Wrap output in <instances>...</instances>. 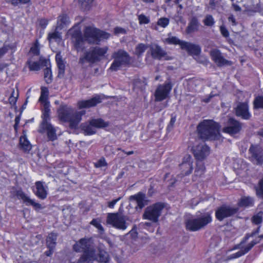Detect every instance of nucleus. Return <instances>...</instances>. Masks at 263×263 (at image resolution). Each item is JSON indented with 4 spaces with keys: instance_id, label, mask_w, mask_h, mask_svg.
I'll return each mask as SVG.
<instances>
[{
    "instance_id": "nucleus-20",
    "label": "nucleus",
    "mask_w": 263,
    "mask_h": 263,
    "mask_svg": "<svg viewBox=\"0 0 263 263\" xmlns=\"http://www.w3.org/2000/svg\"><path fill=\"white\" fill-rule=\"evenodd\" d=\"M235 114L238 117L245 120H249L251 117L249 111L248 104L246 102L239 103L235 108Z\"/></svg>"
},
{
    "instance_id": "nucleus-12",
    "label": "nucleus",
    "mask_w": 263,
    "mask_h": 263,
    "mask_svg": "<svg viewBox=\"0 0 263 263\" xmlns=\"http://www.w3.org/2000/svg\"><path fill=\"white\" fill-rule=\"evenodd\" d=\"M251 160L256 165L263 163V147L258 145H251L249 149Z\"/></svg>"
},
{
    "instance_id": "nucleus-8",
    "label": "nucleus",
    "mask_w": 263,
    "mask_h": 263,
    "mask_svg": "<svg viewBox=\"0 0 263 263\" xmlns=\"http://www.w3.org/2000/svg\"><path fill=\"white\" fill-rule=\"evenodd\" d=\"M108 126V122H105L103 119H98L83 123L81 124L80 127L85 135H92L96 133V127L103 128Z\"/></svg>"
},
{
    "instance_id": "nucleus-9",
    "label": "nucleus",
    "mask_w": 263,
    "mask_h": 263,
    "mask_svg": "<svg viewBox=\"0 0 263 263\" xmlns=\"http://www.w3.org/2000/svg\"><path fill=\"white\" fill-rule=\"evenodd\" d=\"M126 219V216L120 212L108 213L106 222L117 229L124 230L127 226Z\"/></svg>"
},
{
    "instance_id": "nucleus-56",
    "label": "nucleus",
    "mask_w": 263,
    "mask_h": 263,
    "mask_svg": "<svg viewBox=\"0 0 263 263\" xmlns=\"http://www.w3.org/2000/svg\"><path fill=\"white\" fill-rule=\"evenodd\" d=\"M221 0H210L209 5L212 9H214Z\"/></svg>"
},
{
    "instance_id": "nucleus-40",
    "label": "nucleus",
    "mask_w": 263,
    "mask_h": 263,
    "mask_svg": "<svg viewBox=\"0 0 263 263\" xmlns=\"http://www.w3.org/2000/svg\"><path fill=\"white\" fill-rule=\"evenodd\" d=\"M168 37L166 38L164 40V42L168 44L173 45H179L181 48V45L184 41L180 40L176 36H171L168 35Z\"/></svg>"
},
{
    "instance_id": "nucleus-42",
    "label": "nucleus",
    "mask_w": 263,
    "mask_h": 263,
    "mask_svg": "<svg viewBox=\"0 0 263 263\" xmlns=\"http://www.w3.org/2000/svg\"><path fill=\"white\" fill-rule=\"evenodd\" d=\"M109 260V255L106 251L99 248V261L101 262L106 263Z\"/></svg>"
},
{
    "instance_id": "nucleus-4",
    "label": "nucleus",
    "mask_w": 263,
    "mask_h": 263,
    "mask_svg": "<svg viewBox=\"0 0 263 263\" xmlns=\"http://www.w3.org/2000/svg\"><path fill=\"white\" fill-rule=\"evenodd\" d=\"M84 36L88 44L99 45L101 42L108 39L110 34L93 26H87L84 30Z\"/></svg>"
},
{
    "instance_id": "nucleus-5",
    "label": "nucleus",
    "mask_w": 263,
    "mask_h": 263,
    "mask_svg": "<svg viewBox=\"0 0 263 263\" xmlns=\"http://www.w3.org/2000/svg\"><path fill=\"white\" fill-rule=\"evenodd\" d=\"M211 221V214L206 213L198 217L187 219L185 222V225L187 230L194 232L204 228Z\"/></svg>"
},
{
    "instance_id": "nucleus-22",
    "label": "nucleus",
    "mask_w": 263,
    "mask_h": 263,
    "mask_svg": "<svg viewBox=\"0 0 263 263\" xmlns=\"http://www.w3.org/2000/svg\"><path fill=\"white\" fill-rule=\"evenodd\" d=\"M101 102V99L99 95H96L92 98L87 100H81L78 102V106L79 109L88 108L95 106Z\"/></svg>"
},
{
    "instance_id": "nucleus-21",
    "label": "nucleus",
    "mask_w": 263,
    "mask_h": 263,
    "mask_svg": "<svg viewBox=\"0 0 263 263\" xmlns=\"http://www.w3.org/2000/svg\"><path fill=\"white\" fill-rule=\"evenodd\" d=\"M210 148L207 145L201 144L197 145L193 149V154L198 160H202L209 155Z\"/></svg>"
},
{
    "instance_id": "nucleus-13",
    "label": "nucleus",
    "mask_w": 263,
    "mask_h": 263,
    "mask_svg": "<svg viewBox=\"0 0 263 263\" xmlns=\"http://www.w3.org/2000/svg\"><path fill=\"white\" fill-rule=\"evenodd\" d=\"M242 128V123L233 118H230L227 125L223 128L222 132L233 136L240 132Z\"/></svg>"
},
{
    "instance_id": "nucleus-57",
    "label": "nucleus",
    "mask_w": 263,
    "mask_h": 263,
    "mask_svg": "<svg viewBox=\"0 0 263 263\" xmlns=\"http://www.w3.org/2000/svg\"><path fill=\"white\" fill-rule=\"evenodd\" d=\"M129 234L132 238H136L137 236V232H136V227L134 226L133 229L127 234Z\"/></svg>"
},
{
    "instance_id": "nucleus-27",
    "label": "nucleus",
    "mask_w": 263,
    "mask_h": 263,
    "mask_svg": "<svg viewBox=\"0 0 263 263\" xmlns=\"http://www.w3.org/2000/svg\"><path fill=\"white\" fill-rule=\"evenodd\" d=\"M96 259V251H90L87 253H83L77 263H92V261Z\"/></svg>"
},
{
    "instance_id": "nucleus-1",
    "label": "nucleus",
    "mask_w": 263,
    "mask_h": 263,
    "mask_svg": "<svg viewBox=\"0 0 263 263\" xmlns=\"http://www.w3.org/2000/svg\"><path fill=\"white\" fill-rule=\"evenodd\" d=\"M220 125L213 120H204L197 126L198 136L203 140H215L220 136Z\"/></svg>"
},
{
    "instance_id": "nucleus-11",
    "label": "nucleus",
    "mask_w": 263,
    "mask_h": 263,
    "mask_svg": "<svg viewBox=\"0 0 263 263\" xmlns=\"http://www.w3.org/2000/svg\"><path fill=\"white\" fill-rule=\"evenodd\" d=\"M148 53H149L151 57L155 60H161L164 59L169 60L170 59L167 55V52L156 43L149 44Z\"/></svg>"
},
{
    "instance_id": "nucleus-51",
    "label": "nucleus",
    "mask_w": 263,
    "mask_h": 263,
    "mask_svg": "<svg viewBox=\"0 0 263 263\" xmlns=\"http://www.w3.org/2000/svg\"><path fill=\"white\" fill-rule=\"evenodd\" d=\"M169 20L166 17H162L158 20L157 25L163 28L168 25Z\"/></svg>"
},
{
    "instance_id": "nucleus-41",
    "label": "nucleus",
    "mask_w": 263,
    "mask_h": 263,
    "mask_svg": "<svg viewBox=\"0 0 263 263\" xmlns=\"http://www.w3.org/2000/svg\"><path fill=\"white\" fill-rule=\"evenodd\" d=\"M205 167L204 164L199 161L197 163V166L195 170V175L198 177H201L204 173Z\"/></svg>"
},
{
    "instance_id": "nucleus-50",
    "label": "nucleus",
    "mask_w": 263,
    "mask_h": 263,
    "mask_svg": "<svg viewBox=\"0 0 263 263\" xmlns=\"http://www.w3.org/2000/svg\"><path fill=\"white\" fill-rule=\"evenodd\" d=\"M90 223L97 228L99 230L100 234L103 233L104 231V228L97 219H93Z\"/></svg>"
},
{
    "instance_id": "nucleus-53",
    "label": "nucleus",
    "mask_w": 263,
    "mask_h": 263,
    "mask_svg": "<svg viewBox=\"0 0 263 263\" xmlns=\"http://www.w3.org/2000/svg\"><path fill=\"white\" fill-rule=\"evenodd\" d=\"M220 31L223 36L227 37L229 36V32L225 26L221 25L220 27Z\"/></svg>"
},
{
    "instance_id": "nucleus-60",
    "label": "nucleus",
    "mask_w": 263,
    "mask_h": 263,
    "mask_svg": "<svg viewBox=\"0 0 263 263\" xmlns=\"http://www.w3.org/2000/svg\"><path fill=\"white\" fill-rule=\"evenodd\" d=\"M8 50L9 48L6 46H3L2 48H0V58L6 53H7Z\"/></svg>"
},
{
    "instance_id": "nucleus-39",
    "label": "nucleus",
    "mask_w": 263,
    "mask_h": 263,
    "mask_svg": "<svg viewBox=\"0 0 263 263\" xmlns=\"http://www.w3.org/2000/svg\"><path fill=\"white\" fill-rule=\"evenodd\" d=\"M48 93L49 91L47 87H42L41 88V94L39 99V101L43 104V105L44 104H45L46 102H49L47 99Z\"/></svg>"
},
{
    "instance_id": "nucleus-33",
    "label": "nucleus",
    "mask_w": 263,
    "mask_h": 263,
    "mask_svg": "<svg viewBox=\"0 0 263 263\" xmlns=\"http://www.w3.org/2000/svg\"><path fill=\"white\" fill-rule=\"evenodd\" d=\"M58 235L54 233H50L46 238V246L47 248H55L57 244Z\"/></svg>"
},
{
    "instance_id": "nucleus-30",
    "label": "nucleus",
    "mask_w": 263,
    "mask_h": 263,
    "mask_svg": "<svg viewBox=\"0 0 263 263\" xmlns=\"http://www.w3.org/2000/svg\"><path fill=\"white\" fill-rule=\"evenodd\" d=\"M55 60L59 69L58 76L59 78H62L64 76L65 73V66L60 52L56 54Z\"/></svg>"
},
{
    "instance_id": "nucleus-54",
    "label": "nucleus",
    "mask_w": 263,
    "mask_h": 263,
    "mask_svg": "<svg viewBox=\"0 0 263 263\" xmlns=\"http://www.w3.org/2000/svg\"><path fill=\"white\" fill-rule=\"evenodd\" d=\"M107 165V163L105 160V159H100L96 163H95V166L96 167H101L103 166H106Z\"/></svg>"
},
{
    "instance_id": "nucleus-7",
    "label": "nucleus",
    "mask_w": 263,
    "mask_h": 263,
    "mask_svg": "<svg viewBox=\"0 0 263 263\" xmlns=\"http://www.w3.org/2000/svg\"><path fill=\"white\" fill-rule=\"evenodd\" d=\"M165 207V204L157 202L147 207L144 212L143 217L144 219L156 222L162 213V211Z\"/></svg>"
},
{
    "instance_id": "nucleus-29",
    "label": "nucleus",
    "mask_w": 263,
    "mask_h": 263,
    "mask_svg": "<svg viewBox=\"0 0 263 263\" xmlns=\"http://www.w3.org/2000/svg\"><path fill=\"white\" fill-rule=\"evenodd\" d=\"M43 115L42 116V122L40 124V127L47 125L50 124L48 121L50 120V103L46 102L43 105Z\"/></svg>"
},
{
    "instance_id": "nucleus-23",
    "label": "nucleus",
    "mask_w": 263,
    "mask_h": 263,
    "mask_svg": "<svg viewBox=\"0 0 263 263\" xmlns=\"http://www.w3.org/2000/svg\"><path fill=\"white\" fill-rule=\"evenodd\" d=\"M181 49L186 50L191 55H198L201 52V47L199 45L185 41L182 43Z\"/></svg>"
},
{
    "instance_id": "nucleus-38",
    "label": "nucleus",
    "mask_w": 263,
    "mask_h": 263,
    "mask_svg": "<svg viewBox=\"0 0 263 263\" xmlns=\"http://www.w3.org/2000/svg\"><path fill=\"white\" fill-rule=\"evenodd\" d=\"M74 40V45L76 50L77 51L83 50L85 48L84 42L85 40H84V36H81L80 37L75 39Z\"/></svg>"
},
{
    "instance_id": "nucleus-52",
    "label": "nucleus",
    "mask_w": 263,
    "mask_h": 263,
    "mask_svg": "<svg viewBox=\"0 0 263 263\" xmlns=\"http://www.w3.org/2000/svg\"><path fill=\"white\" fill-rule=\"evenodd\" d=\"M138 20L140 24H146L149 23V19L143 14H141L138 16Z\"/></svg>"
},
{
    "instance_id": "nucleus-10",
    "label": "nucleus",
    "mask_w": 263,
    "mask_h": 263,
    "mask_svg": "<svg viewBox=\"0 0 263 263\" xmlns=\"http://www.w3.org/2000/svg\"><path fill=\"white\" fill-rule=\"evenodd\" d=\"M238 210V207H232L224 204L219 207L216 211L215 216L218 220L222 221L224 218L233 216Z\"/></svg>"
},
{
    "instance_id": "nucleus-62",
    "label": "nucleus",
    "mask_w": 263,
    "mask_h": 263,
    "mask_svg": "<svg viewBox=\"0 0 263 263\" xmlns=\"http://www.w3.org/2000/svg\"><path fill=\"white\" fill-rule=\"evenodd\" d=\"M121 199V197H119L118 198L116 199H114L113 200H112L110 202H108V206L110 208H113L115 206V205L116 204V203L119 200H120Z\"/></svg>"
},
{
    "instance_id": "nucleus-2",
    "label": "nucleus",
    "mask_w": 263,
    "mask_h": 263,
    "mask_svg": "<svg viewBox=\"0 0 263 263\" xmlns=\"http://www.w3.org/2000/svg\"><path fill=\"white\" fill-rule=\"evenodd\" d=\"M85 111H76L67 105L62 106L58 110L59 117L64 122H68L69 127L75 129L82 119V116Z\"/></svg>"
},
{
    "instance_id": "nucleus-19",
    "label": "nucleus",
    "mask_w": 263,
    "mask_h": 263,
    "mask_svg": "<svg viewBox=\"0 0 263 263\" xmlns=\"http://www.w3.org/2000/svg\"><path fill=\"white\" fill-rule=\"evenodd\" d=\"M182 176L190 174L193 171V161L192 157L186 155L183 159L182 162L179 164Z\"/></svg>"
},
{
    "instance_id": "nucleus-32",
    "label": "nucleus",
    "mask_w": 263,
    "mask_h": 263,
    "mask_svg": "<svg viewBox=\"0 0 263 263\" xmlns=\"http://www.w3.org/2000/svg\"><path fill=\"white\" fill-rule=\"evenodd\" d=\"M69 17L66 14H63L60 15L57 21V29H62L65 26L69 24Z\"/></svg>"
},
{
    "instance_id": "nucleus-35",
    "label": "nucleus",
    "mask_w": 263,
    "mask_h": 263,
    "mask_svg": "<svg viewBox=\"0 0 263 263\" xmlns=\"http://www.w3.org/2000/svg\"><path fill=\"white\" fill-rule=\"evenodd\" d=\"M253 199L250 197H242L238 202L240 207H248L253 205Z\"/></svg>"
},
{
    "instance_id": "nucleus-44",
    "label": "nucleus",
    "mask_w": 263,
    "mask_h": 263,
    "mask_svg": "<svg viewBox=\"0 0 263 263\" xmlns=\"http://www.w3.org/2000/svg\"><path fill=\"white\" fill-rule=\"evenodd\" d=\"M258 197L263 198V178L259 181L258 185L255 187Z\"/></svg>"
},
{
    "instance_id": "nucleus-18",
    "label": "nucleus",
    "mask_w": 263,
    "mask_h": 263,
    "mask_svg": "<svg viewBox=\"0 0 263 263\" xmlns=\"http://www.w3.org/2000/svg\"><path fill=\"white\" fill-rule=\"evenodd\" d=\"M129 200L133 204H135V208L136 210L138 208L141 210L147 204L148 202L145 195L141 192L130 196Z\"/></svg>"
},
{
    "instance_id": "nucleus-64",
    "label": "nucleus",
    "mask_w": 263,
    "mask_h": 263,
    "mask_svg": "<svg viewBox=\"0 0 263 263\" xmlns=\"http://www.w3.org/2000/svg\"><path fill=\"white\" fill-rule=\"evenodd\" d=\"M40 63V67H48V64H49V61L47 60H43L39 62Z\"/></svg>"
},
{
    "instance_id": "nucleus-36",
    "label": "nucleus",
    "mask_w": 263,
    "mask_h": 263,
    "mask_svg": "<svg viewBox=\"0 0 263 263\" xmlns=\"http://www.w3.org/2000/svg\"><path fill=\"white\" fill-rule=\"evenodd\" d=\"M20 144L21 148L25 152H29L31 149V145L25 137H21L20 139Z\"/></svg>"
},
{
    "instance_id": "nucleus-48",
    "label": "nucleus",
    "mask_w": 263,
    "mask_h": 263,
    "mask_svg": "<svg viewBox=\"0 0 263 263\" xmlns=\"http://www.w3.org/2000/svg\"><path fill=\"white\" fill-rule=\"evenodd\" d=\"M51 70L50 67H46L44 70V78L47 83L49 84L52 81Z\"/></svg>"
},
{
    "instance_id": "nucleus-47",
    "label": "nucleus",
    "mask_w": 263,
    "mask_h": 263,
    "mask_svg": "<svg viewBox=\"0 0 263 263\" xmlns=\"http://www.w3.org/2000/svg\"><path fill=\"white\" fill-rule=\"evenodd\" d=\"M203 22L205 26L208 27H212L215 24V21L213 16L210 14H208L205 16Z\"/></svg>"
},
{
    "instance_id": "nucleus-16",
    "label": "nucleus",
    "mask_w": 263,
    "mask_h": 263,
    "mask_svg": "<svg viewBox=\"0 0 263 263\" xmlns=\"http://www.w3.org/2000/svg\"><path fill=\"white\" fill-rule=\"evenodd\" d=\"M171 89L172 84L171 82L166 83L163 85H159L155 92L156 101H161L166 99Z\"/></svg>"
},
{
    "instance_id": "nucleus-46",
    "label": "nucleus",
    "mask_w": 263,
    "mask_h": 263,
    "mask_svg": "<svg viewBox=\"0 0 263 263\" xmlns=\"http://www.w3.org/2000/svg\"><path fill=\"white\" fill-rule=\"evenodd\" d=\"M27 64L30 70H39L40 69V63L39 62H32L29 60L27 61Z\"/></svg>"
},
{
    "instance_id": "nucleus-26",
    "label": "nucleus",
    "mask_w": 263,
    "mask_h": 263,
    "mask_svg": "<svg viewBox=\"0 0 263 263\" xmlns=\"http://www.w3.org/2000/svg\"><path fill=\"white\" fill-rule=\"evenodd\" d=\"M35 184V190L33 191L34 194L40 199L44 200L46 198L47 191L45 189L43 183L41 181H36Z\"/></svg>"
},
{
    "instance_id": "nucleus-37",
    "label": "nucleus",
    "mask_w": 263,
    "mask_h": 263,
    "mask_svg": "<svg viewBox=\"0 0 263 263\" xmlns=\"http://www.w3.org/2000/svg\"><path fill=\"white\" fill-rule=\"evenodd\" d=\"M254 109H263V96L258 95L255 97L253 102Z\"/></svg>"
},
{
    "instance_id": "nucleus-28",
    "label": "nucleus",
    "mask_w": 263,
    "mask_h": 263,
    "mask_svg": "<svg viewBox=\"0 0 263 263\" xmlns=\"http://www.w3.org/2000/svg\"><path fill=\"white\" fill-rule=\"evenodd\" d=\"M45 130L47 132V136L49 140L54 141L57 138L55 130L51 124L40 127L39 132L42 133Z\"/></svg>"
},
{
    "instance_id": "nucleus-63",
    "label": "nucleus",
    "mask_w": 263,
    "mask_h": 263,
    "mask_svg": "<svg viewBox=\"0 0 263 263\" xmlns=\"http://www.w3.org/2000/svg\"><path fill=\"white\" fill-rule=\"evenodd\" d=\"M229 22H231L232 23V25L233 26H235L237 25V22L233 14H231L228 18Z\"/></svg>"
},
{
    "instance_id": "nucleus-43",
    "label": "nucleus",
    "mask_w": 263,
    "mask_h": 263,
    "mask_svg": "<svg viewBox=\"0 0 263 263\" xmlns=\"http://www.w3.org/2000/svg\"><path fill=\"white\" fill-rule=\"evenodd\" d=\"M263 221V212L260 211L255 215L252 218V221L255 224H259Z\"/></svg>"
},
{
    "instance_id": "nucleus-17",
    "label": "nucleus",
    "mask_w": 263,
    "mask_h": 263,
    "mask_svg": "<svg viewBox=\"0 0 263 263\" xmlns=\"http://www.w3.org/2000/svg\"><path fill=\"white\" fill-rule=\"evenodd\" d=\"M16 196L18 199H22L23 203L27 206L31 205L35 210L43 209L41 204L35 202L34 200L30 198L22 190H18L16 191Z\"/></svg>"
},
{
    "instance_id": "nucleus-49",
    "label": "nucleus",
    "mask_w": 263,
    "mask_h": 263,
    "mask_svg": "<svg viewBox=\"0 0 263 263\" xmlns=\"http://www.w3.org/2000/svg\"><path fill=\"white\" fill-rule=\"evenodd\" d=\"M84 10H88L92 6L93 0H79Z\"/></svg>"
},
{
    "instance_id": "nucleus-31",
    "label": "nucleus",
    "mask_w": 263,
    "mask_h": 263,
    "mask_svg": "<svg viewBox=\"0 0 263 263\" xmlns=\"http://www.w3.org/2000/svg\"><path fill=\"white\" fill-rule=\"evenodd\" d=\"M149 44L143 43L138 44L135 47V49L134 51V54L138 58H141L145 50L147 48H149Z\"/></svg>"
},
{
    "instance_id": "nucleus-3",
    "label": "nucleus",
    "mask_w": 263,
    "mask_h": 263,
    "mask_svg": "<svg viewBox=\"0 0 263 263\" xmlns=\"http://www.w3.org/2000/svg\"><path fill=\"white\" fill-rule=\"evenodd\" d=\"M108 50V48L107 47H91L88 51H85L83 55L80 56L79 63L84 65L86 62L94 64L100 62L104 58Z\"/></svg>"
},
{
    "instance_id": "nucleus-6",
    "label": "nucleus",
    "mask_w": 263,
    "mask_h": 263,
    "mask_svg": "<svg viewBox=\"0 0 263 263\" xmlns=\"http://www.w3.org/2000/svg\"><path fill=\"white\" fill-rule=\"evenodd\" d=\"M111 57L114 60L109 69L112 71H117L121 67L129 64L130 62L129 55L123 50L114 52Z\"/></svg>"
},
{
    "instance_id": "nucleus-59",
    "label": "nucleus",
    "mask_w": 263,
    "mask_h": 263,
    "mask_svg": "<svg viewBox=\"0 0 263 263\" xmlns=\"http://www.w3.org/2000/svg\"><path fill=\"white\" fill-rule=\"evenodd\" d=\"M48 23V21L46 19H41L40 21V26L44 29L46 28Z\"/></svg>"
},
{
    "instance_id": "nucleus-15",
    "label": "nucleus",
    "mask_w": 263,
    "mask_h": 263,
    "mask_svg": "<svg viewBox=\"0 0 263 263\" xmlns=\"http://www.w3.org/2000/svg\"><path fill=\"white\" fill-rule=\"evenodd\" d=\"M210 55L212 60L216 63L218 67L231 66L232 62L227 60L222 56L220 51L217 49H214L210 51Z\"/></svg>"
},
{
    "instance_id": "nucleus-58",
    "label": "nucleus",
    "mask_w": 263,
    "mask_h": 263,
    "mask_svg": "<svg viewBox=\"0 0 263 263\" xmlns=\"http://www.w3.org/2000/svg\"><path fill=\"white\" fill-rule=\"evenodd\" d=\"M14 92V91L13 90L11 96L10 97L9 99V100L10 101V103H13V104H15L17 101V97L18 96V92L17 93V95H16V97H13V93Z\"/></svg>"
},
{
    "instance_id": "nucleus-25",
    "label": "nucleus",
    "mask_w": 263,
    "mask_h": 263,
    "mask_svg": "<svg viewBox=\"0 0 263 263\" xmlns=\"http://www.w3.org/2000/svg\"><path fill=\"white\" fill-rule=\"evenodd\" d=\"M200 24L196 16H192L190 20L188 25L186 28L187 34L193 33L199 30Z\"/></svg>"
},
{
    "instance_id": "nucleus-45",
    "label": "nucleus",
    "mask_w": 263,
    "mask_h": 263,
    "mask_svg": "<svg viewBox=\"0 0 263 263\" xmlns=\"http://www.w3.org/2000/svg\"><path fill=\"white\" fill-rule=\"evenodd\" d=\"M69 31L71 36L74 39L82 36L80 29L77 27L71 28Z\"/></svg>"
},
{
    "instance_id": "nucleus-55",
    "label": "nucleus",
    "mask_w": 263,
    "mask_h": 263,
    "mask_svg": "<svg viewBox=\"0 0 263 263\" xmlns=\"http://www.w3.org/2000/svg\"><path fill=\"white\" fill-rule=\"evenodd\" d=\"M114 33L115 34H125L126 33V30L125 29L119 27H116L114 28Z\"/></svg>"
},
{
    "instance_id": "nucleus-34",
    "label": "nucleus",
    "mask_w": 263,
    "mask_h": 263,
    "mask_svg": "<svg viewBox=\"0 0 263 263\" xmlns=\"http://www.w3.org/2000/svg\"><path fill=\"white\" fill-rule=\"evenodd\" d=\"M60 29H57L55 27L53 32H49L48 35V40L49 42L51 41L59 42L62 39L61 33L59 32Z\"/></svg>"
},
{
    "instance_id": "nucleus-24",
    "label": "nucleus",
    "mask_w": 263,
    "mask_h": 263,
    "mask_svg": "<svg viewBox=\"0 0 263 263\" xmlns=\"http://www.w3.org/2000/svg\"><path fill=\"white\" fill-rule=\"evenodd\" d=\"M259 241H256L255 240L252 241L250 242L247 246L244 247L242 249H241L238 252L236 253L233 254L231 255L228 256L227 260H231L235 258H238L240 256L244 255L247 254L249 251H250L252 248L256 245L257 243H258Z\"/></svg>"
},
{
    "instance_id": "nucleus-61",
    "label": "nucleus",
    "mask_w": 263,
    "mask_h": 263,
    "mask_svg": "<svg viewBox=\"0 0 263 263\" xmlns=\"http://www.w3.org/2000/svg\"><path fill=\"white\" fill-rule=\"evenodd\" d=\"M176 121V116H173V115L171 116V121L167 126V128H172L174 126V124Z\"/></svg>"
},
{
    "instance_id": "nucleus-14",
    "label": "nucleus",
    "mask_w": 263,
    "mask_h": 263,
    "mask_svg": "<svg viewBox=\"0 0 263 263\" xmlns=\"http://www.w3.org/2000/svg\"><path fill=\"white\" fill-rule=\"evenodd\" d=\"M73 249L77 252L87 253L90 251H95V249L91 247L90 239L83 238L73 246Z\"/></svg>"
}]
</instances>
